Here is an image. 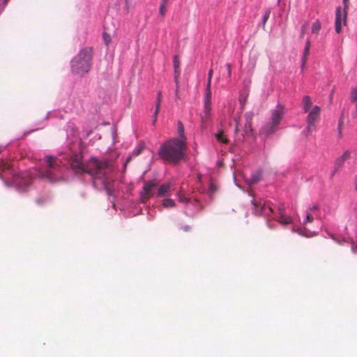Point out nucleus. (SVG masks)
I'll use <instances>...</instances> for the list:
<instances>
[{"mask_svg": "<svg viewBox=\"0 0 357 357\" xmlns=\"http://www.w3.org/2000/svg\"><path fill=\"white\" fill-rule=\"evenodd\" d=\"M321 29V23L319 20H316L312 25V33L318 34Z\"/></svg>", "mask_w": 357, "mask_h": 357, "instance_id": "5701e85b", "label": "nucleus"}, {"mask_svg": "<svg viewBox=\"0 0 357 357\" xmlns=\"http://www.w3.org/2000/svg\"><path fill=\"white\" fill-rule=\"evenodd\" d=\"M178 138H177L179 141H183L186 144V137L184 133V126L181 122H178Z\"/></svg>", "mask_w": 357, "mask_h": 357, "instance_id": "a211bd4d", "label": "nucleus"}, {"mask_svg": "<svg viewBox=\"0 0 357 357\" xmlns=\"http://www.w3.org/2000/svg\"><path fill=\"white\" fill-rule=\"evenodd\" d=\"M0 169L3 174H6L8 173L11 175L13 185L17 187L20 190H25L31 184V180L26 174L23 176L14 175L11 165L8 162L0 161Z\"/></svg>", "mask_w": 357, "mask_h": 357, "instance_id": "39448f33", "label": "nucleus"}, {"mask_svg": "<svg viewBox=\"0 0 357 357\" xmlns=\"http://www.w3.org/2000/svg\"><path fill=\"white\" fill-rule=\"evenodd\" d=\"M167 3H168L162 1H160L159 13L162 17H164L166 14Z\"/></svg>", "mask_w": 357, "mask_h": 357, "instance_id": "b1692460", "label": "nucleus"}, {"mask_svg": "<svg viewBox=\"0 0 357 357\" xmlns=\"http://www.w3.org/2000/svg\"><path fill=\"white\" fill-rule=\"evenodd\" d=\"M321 109L319 106H314L307 116L306 130L311 132L314 130L315 123L319 121Z\"/></svg>", "mask_w": 357, "mask_h": 357, "instance_id": "0eeeda50", "label": "nucleus"}, {"mask_svg": "<svg viewBox=\"0 0 357 357\" xmlns=\"http://www.w3.org/2000/svg\"><path fill=\"white\" fill-rule=\"evenodd\" d=\"M173 64H174V68L177 69L180 68V61L178 56L175 55L173 59Z\"/></svg>", "mask_w": 357, "mask_h": 357, "instance_id": "cd10ccee", "label": "nucleus"}, {"mask_svg": "<svg viewBox=\"0 0 357 357\" xmlns=\"http://www.w3.org/2000/svg\"><path fill=\"white\" fill-rule=\"evenodd\" d=\"M161 100H162V93H161V91H159L157 93L155 109L154 114L153 115V122H152L153 125H155L157 121V116H158V112L160 111Z\"/></svg>", "mask_w": 357, "mask_h": 357, "instance_id": "4468645a", "label": "nucleus"}, {"mask_svg": "<svg viewBox=\"0 0 357 357\" xmlns=\"http://www.w3.org/2000/svg\"><path fill=\"white\" fill-rule=\"evenodd\" d=\"M215 138L217 139V140L218 142H222L223 144H227L228 143V139L226 137V136L224 135V132H223L222 130H219L215 134Z\"/></svg>", "mask_w": 357, "mask_h": 357, "instance_id": "aec40b11", "label": "nucleus"}, {"mask_svg": "<svg viewBox=\"0 0 357 357\" xmlns=\"http://www.w3.org/2000/svg\"><path fill=\"white\" fill-rule=\"evenodd\" d=\"M252 203L255 206V213L256 214L268 216L273 213V208L268 202L261 204L253 200Z\"/></svg>", "mask_w": 357, "mask_h": 357, "instance_id": "6e6552de", "label": "nucleus"}, {"mask_svg": "<svg viewBox=\"0 0 357 357\" xmlns=\"http://www.w3.org/2000/svg\"><path fill=\"white\" fill-rule=\"evenodd\" d=\"M306 26L305 25H303L301 27V38H303L304 36L305 32Z\"/></svg>", "mask_w": 357, "mask_h": 357, "instance_id": "ea45409f", "label": "nucleus"}, {"mask_svg": "<svg viewBox=\"0 0 357 357\" xmlns=\"http://www.w3.org/2000/svg\"><path fill=\"white\" fill-rule=\"evenodd\" d=\"M284 114V107L280 104H278L276 108L271 111V122L273 124L279 126L280 121Z\"/></svg>", "mask_w": 357, "mask_h": 357, "instance_id": "9d476101", "label": "nucleus"}, {"mask_svg": "<svg viewBox=\"0 0 357 357\" xmlns=\"http://www.w3.org/2000/svg\"><path fill=\"white\" fill-rule=\"evenodd\" d=\"M178 200L181 202L187 203L188 202V199L186 197H184L183 192H181V191L178 192Z\"/></svg>", "mask_w": 357, "mask_h": 357, "instance_id": "c756f323", "label": "nucleus"}, {"mask_svg": "<svg viewBox=\"0 0 357 357\" xmlns=\"http://www.w3.org/2000/svg\"><path fill=\"white\" fill-rule=\"evenodd\" d=\"M208 190H209L210 195H212L213 194H214L215 192L216 187L215 186L214 184L211 183Z\"/></svg>", "mask_w": 357, "mask_h": 357, "instance_id": "f704fd0d", "label": "nucleus"}, {"mask_svg": "<svg viewBox=\"0 0 357 357\" xmlns=\"http://www.w3.org/2000/svg\"><path fill=\"white\" fill-rule=\"evenodd\" d=\"M282 225L291 224L292 218L290 216H287L284 214L280 215V219L278 220Z\"/></svg>", "mask_w": 357, "mask_h": 357, "instance_id": "4be33fe9", "label": "nucleus"}, {"mask_svg": "<svg viewBox=\"0 0 357 357\" xmlns=\"http://www.w3.org/2000/svg\"><path fill=\"white\" fill-rule=\"evenodd\" d=\"M278 126L273 124L272 122H268L265 124L260 130L261 135H270L273 134L278 130Z\"/></svg>", "mask_w": 357, "mask_h": 357, "instance_id": "f8f14e48", "label": "nucleus"}, {"mask_svg": "<svg viewBox=\"0 0 357 357\" xmlns=\"http://www.w3.org/2000/svg\"><path fill=\"white\" fill-rule=\"evenodd\" d=\"M235 121H236V127H235L234 131H235V132H237L238 131V121L236 119H235Z\"/></svg>", "mask_w": 357, "mask_h": 357, "instance_id": "37998d69", "label": "nucleus"}, {"mask_svg": "<svg viewBox=\"0 0 357 357\" xmlns=\"http://www.w3.org/2000/svg\"><path fill=\"white\" fill-rule=\"evenodd\" d=\"M226 67H227V69L228 77H231V64L230 63H227L226 64Z\"/></svg>", "mask_w": 357, "mask_h": 357, "instance_id": "4c0bfd02", "label": "nucleus"}, {"mask_svg": "<svg viewBox=\"0 0 357 357\" xmlns=\"http://www.w3.org/2000/svg\"><path fill=\"white\" fill-rule=\"evenodd\" d=\"M310 39H307L306 41V44L303 50V55L302 57V66L301 68L303 69L305 67V65L307 62V56L309 55L310 52Z\"/></svg>", "mask_w": 357, "mask_h": 357, "instance_id": "2eb2a0df", "label": "nucleus"}, {"mask_svg": "<svg viewBox=\"0 0 357 357\" xmlns=\"http://www.w3.org/2000/svg\"><path fill=\"white\" fill-rule=\"evenodd\" d=\"M8 176H11V175L7 173L6 174H4L3 176H6V177H7V179H9Z\"/></svg>", "mask_w": 357, "mask_h": 357, "instance_id": "de8ad7c7", "label": "nucleus"}, {"mask_svg": "<svg viewBox=\"0 0 357 357\" xmlns=\"http://www.w3.org/2000/svg\"><path fill=\"white\" fill-rule=\"evenodd\" d=\"M344 1V10L347 9V2L348 1V0H343Z\"/></svg>", "mask_w": 357, "mask_h": 357, "instance_id": "a18cd8bd", "label": "nucleus"}, {"mask_svg": "<svg viewBox=\"0 0 357 357\" xmlns=\"http://www.w3.org/2000/svg\"><path fill=\"white\" fill-rule=\"evenodd\" d=\"M211 87L206 86V91L204 98V114L202 116V119H208L211 115Z\"/></svg>", "mask_w": 357, "mask_h": 357, "instance_id": "1a4fd4ad", "label": "nucleus"}, {"mask_svg": "<svg viewBox=\"0 0 357 357\" xmlns=\"http://www.w3.org/2000/svg\"><path fill=\"white\" fill-rule=\"evenodd\" d=\"M351 100L352 102H357V86L352 88L351 89Z\"/></svg>", "mask_w": 357, "mask_h": 357, "instance_id": "a878e982", "label": "nucleus"}, {"mask_svg": "<svg viewBox=\"0 0 357 357\" xmlns=\"http://www.w3.org/2000/svg\"><path fill=\"white\" fill-rule=\"evenodd\" d=\"M314 220L313 216L310 213L309 211L306 212V219L305 220V223L306 222H312Z\"/></svg>", "mask_w": 357, "mask_h": 357, "instance_id": "473e14b6", "label": "nucleus"}, {"mask_svg": "<svg viewBox=\"0 0 357 357\" xmlns=\"http://www.w3.org/2000/svg\"><path fill=\"white\" fill-rule=\"evenodd\" d=\"M347 13L344 10L342 13L340 8H337L335 13V29L337 33H340L342 29V24H346Z\"/></svg>", "mask_w": 357, "mask_h": 357, "instance_id": "9b49d317", "label": "nucleus"}, {"mask_svg": "<svg viewBox=\"0 0 357 357\" xmlns=\"http://www.w3.org/2000/svg\"><path fill=\"white\" fill-rule=\"evenodd\" d=\"M158 183L155 180H151L144 183L143 190L140 193V199L142 203H146L153 197L155 188Z\"/></svg>", "mask_w": 357, "mask_h": 357, "instance_id": "423d86ee", "label": "nucleus"}, {"mask_svg": "<svg viewBox=\"0 0 357 357\" xmlns=\"http://www.w3.org/2000/svg\"><path fill=\"white\" fill-rule=\"evenodd\" d=\"M344 161L340 158H339L338 159H337L336 162H335V168H336V170L340 168V167H342L344 164Z\"/></svg>", "mask_w": 357, "mask_h": 357, "instance_id": "72a5a7b5", "label": "nucleus"}, {"mask_svg": "<svg viewBox=\"0 0 357 357\" xmlns=\"http://www.w3.org/2000/svg\"><path fill=\"white\" fill-rule=\"evenodd\" d=\"M70 166L76 174L87 173L93 178L100 180L108 190V185L112 181L111 175L114 171V167L109 161L92 158L86 164H83L82 157L74 155L70 158Z\"/></svg>", "mask_w": 357, "mask_h": 357, "instance_id": "f257e3e1", "label": "nucleus"}, {"mask_svg": "<svg viewBox=\"0 0 357 357\" xmlns=\"http://www.w3.org/2000/svg\"><path fill=\"white\" fill-rule=\"evenodd\" d=\"M318 205L317 204H314L312 207L309 208L308 210L307 211H312L314 210H317L318 209Z\"/></svg>", "mask_w": 357, "mask_h": 357, "instance_id": "58836bf2", "label": "nucleus"}, {"mask_svg": "<svg viewBox=\"0 0 357 357\" xmlns=\"http://www.w3.org/2000/svg\"><path fill=\"white\" fill-rule=\"evenodd\" d=\"M170 190V185L169 183H165L161 185L157 192L158 197H164L169 195V192Z\"/></svg>", "mask_w": 357, "mask_h": 357, "instance_id": "dca6fc26", "label": "nucleus"}, {"mask_svg": "<svg viewBox=\"0 0 357 357\" xmlns=\"http://www.w3.org/2000/svg\"><path fill=\"white\" fill-rule=\"evenodd\" d=\"M350 156V153L349 151H345L343 155L340 157L344 162L347 160Z\"/></svg>", "mask_w": 357, "mask_h": 357, "instance_id": "c9c22d12", "label": "nucleus"}, {"mask_svg": "<svg viewBox=\"0 0 357 357\" xmlns=\"http://www.w3.org/2000/svg\"><path fill=\"white\" fill-rule=\"evenodd\" d=\"M187 144L177 138L172 139L162 144L159 150L160 156L165 161L176 164L185 155Z\"/></svg>", "mask_w": 357, "mask_h": 357, "instance_id": "f03ea898", "label": "nucleus"}, {"mask_svg": "<svg viewBox=\"0 0 357 357\" xmlns=\"http://www.w3.org/2000/svg\"><path fill=\"white\" fill-rule=\"evenodd\" d=\"M45 199H36V202L38 204H42L45 203Z\"/></svg>", "mask_w": 357, "mask_h": 357, "instance_id": "79ce46f5", "label": "nucleus"}, {"mask_svg": "<svg viewBox=\"0 0 357 357\" xmlns=\"http://www.w3.org/2000/svg\"><path fill=\"white\" fill-rule=\"evenodd\" d=\"M262 176V171L259 170L255 174L252 175L249 179L248 184L250 185H254L261 180Z\"/></svg>", "mask_w": 357, "mask_h": 357, "instance_id": "6ab92c4d", "label": "nucleus"}, {"mask_svg": "<svg viewBox=\"0 0 357 357\" xmlns=\"http://www.w3.org/2000/svg\"><path fill=\"white\" fill-rule=\"evenodd\" d=\"M92 58V49L91 47L82 49L71 61L73 73L80 76L87 73L91 67Z\"/></svg>", "mask_w": 357, "mask_h": 357, "instance_id": "20e7f679", "label": "nucleus"}, {"mask_svg": "<svg viewBox=\"0 0 357 357\" xmlns=\"http://www.w3.org/2000/svg\"><path fill=\"white\" fill-rule=\"evenodd\" d=\"M356 103V113L354 114V116L356 117L357 116V102H354Z\"/></svg>", "mask_w": 357, "mask_h": 357, "instance_id": "49530a36", "label": "nucleus"}, {"mask_svg": "<svg viewBox=\"0 0 357 357\" xmlns=\"http://www.w3.org/2000/svg\"><path fill=\"white\" fill-rule=\"evenodd\" d=\"M253 116V112H248L245 114V123L244 132L246 135L251 134L252 132V123Z\"/></svg>", "mask_w": 357, "mask_h": 357, "instance_id": "ddd939ff", "label": "nucleus"}, {"mask_svg": "<svg viewBox=\"0 0 357 357\" xmlns=\"http://www.w3.org/2000/svg\"><path fill=\"white\" fill-rule=\"evenodd\" d=\"M176 98H179V96H178V88L179 86L177 88V86H176Z\"/></svg>", "mask_w": 357, "mask_h": 357, "instance_id": "c03bdc74", "label": "nucleus"}, {"mask_svg": "<svg viewBox=\"0 0 357 357\" xmlns=\"http://www.w3.org/2000/svg\"><path fill=\"white\" fill-rule=\"evenodd\" d=\"M180 74H181L180 68H177V69H174V82L176 83V86H177V88L179 86L178 77L180 76Z\"/></svg>", "mask_w": 357, "mask_h": 357, "instance_id": "bb28decb", "label": "nucleus"}, {"mask_svg": "<svg viewBox=\"0 0 357 357\" xmlns=\"http://www.w3.org/2000/svg\"><path fill=\"white\" fill-rule=\"evenodd\" d=\"M102 36H103L104 42L105 43V44L107 45H108L111 42L110 36L107 33H104Z\"/></svg>", "mask_w": 357, "mask_h": 357, "instance_id": "7c9ffc66", "label": "nucleus"}, {"mask_svg": "<svg viewBox=\"0 0 357 357\" xmlns=\"http://www.w3.org/2000/svg\"><path fill=\"white\" fill-rule=\"evenodd\" d=\"M212 76H213V70L210 69L208 71V79H207V86H208V87H211Z\"/></svg>", "mask_w": 357, "mask_h": 357, "instance_id": "2f4dec72", "label": "nucleus"}, {"mask_svg": "<svg viewBox=\"0 0 357 357\" xmlns=\"http://www.w3.org/2000/svg\"><path fill=\"white\" fill-rule=\"evenodd\" d=\"M302 103H303V109L304 112L305 113L308 112L310 110V108L312 105V102L311 100V98L309 96H305L303 98Z\"/></svg>", "mask_w": 357, "mask_h": 357, "instance_id": "f3484780", "label": "nucleus"}, {"mask_svg": "<svg viewBox=\"0 0 357 357\" xmlns=\"http://www.w3.org/2000/svg\"><path fill=\"white\" fill-rule=\"evenodd\" d=\"M270 14H271V11L269 10H266L265 14L264 15V17H263V21H262V24H263V26L264 27L266 22L268 21L269 17H270Z\"/></svg>", "mask_w": 357, "mask_h": 357, "instance_id": "c85d7f7f", "label": "nucleus"}, {"mask_svg": "<svg viewBox=\"0 0 357 357\" xmlns=\"http://www.w3.org/2000/svg\"><path fill=\"white\" fill-rule=\"evenodd\" d=\"M181 229H182L184 231H186V232H187V231H190V226H188V225H185V226L183 227Z\"/></svg>", "mask_w": 357, "mask_h": 357, "instance_id": "a19ab883", "label": "nucleus"}, {"mask_svg": "<svg viewBox=\"0 0 357 357\" xmlns=\"http://www.w3.org/2000/svg\"><path fill=\"white\" fill-rule=\"evenodd\" d=\"M143 149H144V146H137V148H136V149L132 151V155L129 156V157L127 158V160H126V163H125V166H126V165H127V164L130 161L132 156H137V155H139L142 153V151Z\"/></svg>", "mask_w": 357, "mask_h": 357, "instance_id": "412c9836", "label": "nucleus"}, {"mask_svg": "<svg viewBox=\"0 0 357 357\" xmlns=\"http://www.w3.org/2000/svg\"><path fill=\"white\" fill-rule=\"evenodd\" d=\"M45 162L46 166L40 168L38 174V177L50 183L59 181L61 178V160L56 157L48 155L45 158Z\"/></svg>", "mask_w": 357, "mask_h": 357, "instance_id": "7ed1b4c3", "label": "nucleus"}, {"mask_svg": "<svg viewBox=\"0 0 357 357\" xmlns=\"http://www.w3.org/2000/svg\"><path fill=\"white\" fill-rule=\"evenodd\" d=\"M126 1H128V0H126Z\"/></svg>", "mask_w": 357, "mask_h": 357, "instance_id": "09e8293b", "label": "nucleus"}, {"mask_svg": "<svg viewBox=\"0 0 357 357\" xmlns=\"http://www.w3.org/2000/svg\"><path fill=\"white\" fill-rule=\"evenodd\" d=\"M162 206L165 208L174 207L175 206V202L172 199H165L162 201Z\"/></svg>", "mask_w": 357, "mask_h": 357, "instance_id": "393cba45", "label": "nucleus"}, {"mask_svg": "<svg viewBox=\"0 0 357 357\" xmlns=\"http://www.w3.org/2000/svg\"><path fill=\"white\" fill-rule=\"evenodd\" d=\"M284 211H285V207H284V204H280V206H278L279 214L280 215L284 214Z\"/></svg>", "mask_w": 357, "mask_h": 357, "instance_id": "e433bc0d", "label": "nucleus"}]
</instances>
